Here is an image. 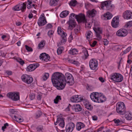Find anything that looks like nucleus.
Listing matches in <instances>:
<instances>
[{
	"instance_id": "nucleus-1",
	"label": "nucleus",
	"mask_w": 132,
	"mask_h": 132,
	"mask_svg": "<svg viewBox=\"0 0 132 132\" xmlns=\"http://www.w3.org/2000/svg\"><path fill=\"white\" fill-rule=\"evenodd\" d=\"M64 75L61 73L56 72L53 73L51 77V80L54 86L58 90L63 89L64 85L63 83Z\"/></svg>"
},
{
	"instance_id": "nucleus-2",
	"label": "nucleus",
	"mask_w": 132,
	"mask_h": 132,
	"mask_svg": "<svg viewBox=\"0 0 132 132\" xmlns=\"http://www.w3.org/2000/svg\"><path fill=\"white\" fill-rule=\"evenodd\" d=\"M64 79L63 80V83L64 87L66 83L69 86L72 85L74 83V78L72 75L69 73H66L64 76Z\"/></svg>"
},
{
	"instance_id": "nucleus-3",
	"label": "nucleus",
	"mask_w": 132,
	"mask_h": 132,
	"mask_svg": "<svg viewBox=\"0 0 132 132\" xmlns=\"http://www.w3.org/2000/svg\"><path fill=\"white\" fill-rule=\"evenodd\" d=\"M76 18L77 21L79 23L83 22L85 23L86 27L89 29L92 26L91 24L87 22L85 18V15L82 14H80L76 16Z\"/></svg>"
},
{
	"instance_id": "nucleus-4",
	"label": "nucleus",
	"mask_w": 132,
	"mask_h": 132,
	"mask_svg": "<svg viewBox=\"0 0 132 132\" xmlns=\"http://www.w3.org/2000/svg\"><path fill=\"white\" fill-rule=\"evenodd\" d=\"M116 110L117 112L120 115H123L126 112V108L123 103L120 102L117 104Z\"/></svg>"
},
{
	"instance_id": "nucleus-5",
	"label": "nucleus",
	"mask_w": 132,
	"mask_h": 132,
	"mask_svg": "<svg viewBox=\"0 0 132 132\" xmlns=\"http://www.w3.org/2000/svg\"><path fill=\"white\" fill-rule=\"evenodd\" d=\"M109 78L111 80L117 82H121L123 79V77L121 74L117 73H112Z\"/></svg>"
},
{
	"instance_id": "nucleus-6",
	"label": "nucleus",
	"mask_w": 132,
	"mask_h": 132,
	"mask_svg": "<svg viewBox=\"0 0 132 132\" xmlns=\"http://www.w3.org/2000/svg\"><path fill=\"white\" fill-rule=\"evenodd\" d=\"M57 32L58 34L61 35L62 40L57 45V46H59V45H61L63 43L64 44L67 41L66 36L67 34L62 30L60 27H59L57 28Z\"/></svg>"
},
{
	"instance_id": "nucleus-7",
	"label": "nucleus",
	"mask_w": 132,
	"mask_h": 132,
	"mask_svg": "<svg viewBox=\"0 0 132 132\" xmlns=\"http://www.w3.org/2000/svg\"><path fill=\"white\" fill-rule=\"evenodd\" d=\"M7 96L10 99L14 101H17L20 99L19 94L18 92H10L8 93Z\"/></svg>"
},
{
	"instance_id": "nucleus-8",
	"label": "nucleus",
	"mask_w": 132,
	"mask_h": 132,
	"mask_svg": "<svg viewBox=\"0 0 132 132\" xmlns=\"http://www.w3.org/2000/svg\"><path fill=\"white\" fill-rule=\"evenodd\" d=\"M89 64L90 68L91 70L96 71L98 69V62L96 59H91L89 61Z\"/></svg>"
},
{
	"instance_id": "nucleus-9",
	"label": "nucleus",
	"mask_w": 132,
	"mask_h": 132,
	"mask_svg": "<svg viewBox=\"0 0 132 132\" xmlns=\"http://www.w3.org/2000/svg\"><path fill=\"white\" fill-rule=\"evenodd\" d=\"M21 79L23 81L28 84H31L33 80V78L31 77L26 74L22 76Z\"/></svg>"
},
{
	"instance_id": "nucleus-10",
	"label": "nucleus",
	"mask_w": 132,
	"mask_h": 132,
	"mask_svg": "<svg viewBox=\"0 0 132 132\" xmlns=\"http://www.w3.org/2000/svg\"><path fill=\"white\" fill-rule=\"evenodd\" d=\"M26 3H23L22 4L17 5L14 6L13 10L16 11L21 10L22 12H24L26 8Z\"/></svg>"
},
{
	"instance_id": "nucleus-11",
	"label": "nucleus",
	"mask_w": 132,
	"mask_h": 132,
	"mask_svg": "<svg viewBox=\"0 0 132 132\" xmlns=\"http://www.w3.org/2000/svg\"><path fill=\"white\" fill-rule=\"evenodd\" d=\"M37 23L39 26H43L47 23V21L44 13L40 15L38 20Z\"/></svg>"
},
{
	"instance_id": "nucleus-12",
	"label": "nucleus",
	"mask_w": 132,
	"mask_h": 132,
	"mask_svg": "<svg viewBox=\"0 0 132 132\" xmlns=\"http://www.w3.org/2000/svg\"><path fill=\"white\" fill-rule=\"evenodd\" d=\"M128 34V31L126 29L121 28L118 30L116 33V35L119 37H124Z\"/></svg>"
},
{
	"instance_id": "nucleus-13",
	"label": "nucleus",
	"mask_w": 132,
	"mask_h": 132,
	"mask_svg": "<svg viewBox=\"0 0 132 132\" xmlns=\"http://www.w3.org/2000/svg\"><path fill=\"white\" fill-rule=\"evenodd\" d=\"M119 17L117 16L114 17L111 22V25L114 28H116L119 26Z\"/></svg>"
},
{
	"instance_id": "nucleus-14",
	"label": "nucleus",
	"mask_w": 132,
	"mask_h": 132,
	"mask_svg": "<svg viewBox=\"0 0 132 132\" xmlns=\"http://www.w3.org/2000/svg\"><path fill=\"white\" fill-rule=\"evenodd\" d=\"M75 127V124L73 122L68 123L66 126L65 129L66 132H71Z\"/></svg>"
},
{
	"instance_id": "nucleus-15",
	"label": "nucleus",
	"mask_w": 132,
	"mask_h": 132,
	"mask_svg": "<svg viewBox=\"0 0 132 132\" xmlns=\"http://www.w3.org/2000/svg\"><path fill=\"white\" fill-rule=\"evenodd\" d=\"M105 6L107 10L111 11L112 10L113 6L110 2H108L105 1L103 2L102 3V7Z\"/></svg>"
},
{
	"instance_id": "nucleus-16",
	"label": "nucleus",
	"mask_w": 132,
	"mask_h": 132,
	"mask_svg": "<svg viewBox=\"0 0 132 132\" xmlns=\"http://www.w3.org/2000/svg\"><path fill=\"white\" fill-rule=\"evenodd\" d=\"M122 16L125 19L132 18V12L129 10H127L123 13Z\"/></svg>"
},
{
	"instance_id": "nucleus-17",
	"label": "nucleus",
	"mask_w": 132,
	"mask_h": 132,
	"mask_svg": "<svg viewBox=\"0 0 132 132\" xmlns=\"http://www.w3.org/2000/svg\"><path fill=\"white\" fill-rule=\"evenodd\" d=\"M39 58L40 60H42L45 62H47L50 60V56L46 54V53H43L40 54Z\"/></svg>"
},
{
	"instance_id": "nucleus-18",
	"label": "nucleus",
	"mask_w": 132,
	"mask_h": 132,
	"mask_svg": "<svg viewBox=\"0 0 132 132\" xmlns=\"http://www.w3.org/2000/svg\"><path fill=\"white\" fill-rule=\"evenodd\" d=\"M68 23L69 25V28L71 30L76 25L74 19H69Z\"/></svg>"
},
{
	"instance_id": "nucleus-19",
	"label": "nucleus",
	"mask_w": 132,
	"mask_h": 132,
	"mask_svg": "<svg viewBox=\"0 0 132 132\" xmlns=\"http://www.w3.org/2000/svg\"><path fill=\"white\" fill-rule=\"evenodd\" d=\"M39 64L38 63L31 64L27 67L26 70L28 71H31L34 70L37 68L38 67Z\"/></svg>"
},
{
	"instance_id": "nucleus-20",
	"label": "nucleus",
	"mask_w": 132,
	"mask_h": 132,
	"mask_svg": "<svg viewBox=\"0 0 132 132\" xmlns=\"http://www.w3.org/2000/svg\"><path fill=\"white\" fill-rule=\"evenodd\" d=\"M97 13V11L94 9H93L87 12V16L89 18H92L95 16Z\"/></svg>"
},
{
	"instance_id": "nucleus-21",
	"label": "nucleus",
	"mask_w": 132,
	"mask_h": 132,
	"mask_svg": "<svg viewBox=\"0 0 132 132\" xmlns=\"http://www.w3.org/2000/svg\"><path fill=\"white\" fill-rule=\"evenodd\" d=\"M99 93L98 92H93L91 93L90 95L91 99L94 102H96V100H98Z\"/></svg>"
},
{
	"instance_id": "nucleus-22",
	"label": "nucleus",
	"mask_w": 132,
	"mask_h": 132,
	"mask_svg": "<svg viewBox=\"0 0 132 132\" xmlns=\"http://www.w3.org/2000/svg\"><path fill=\"white\" fill-rule=\"evenodd\" d=\"M82 98L79 97L78 95H76L73 96L71 98V102H80L82 100Z\"/></svg>"
},
{
	"instance_id": "nucleus-23",
	"label": "nucleus",
	"mask_w": 132,
	"mask_h": 132,
	"mask_svg": "<svg viewBox=\"0 0 132 132\" xmlns=\"http://www.w3.org/2000/svg\"><path fill=\"white\" fill-rule=\"evenodd\" d=\"M93 29L96 34L97 37L101 38L100 35V34H102V32L101 29L98 27L94 28Z\"/></svg>"
},
{
	"instance_id": "nucleus-24",
	"label": "nucleus",
	"mask_w": 132,
	"mask_h": 132,
	"mask_svg": "<svg viewBox=\"0 0 132 132\" xmlns=\"http://www.w3.org/2000/svg\"><path fill=\"white\" fill-rule=\"evenodd\" d=\"M72 109L75 112H79L81 110V108L80 105L76 104L72 106Z\"/></svg>"
},
{
	"instance_id": "nucleus-25",
	"label": "nucleus",
	"mask_w": 132,
	"mask_h": 132,
	"mask_svg": "<svg viewBox=\"0 0 132 132\" xmlns=\"http://www.w3.org/2000/svg\"><path fill=\"white\" fill-rule=\"evenodd\" d=\"M96 102L100 103L106 101V98L104 96V95L101 94H99L98 98V100H96Z\"/></svg>"
},
{
	"instance_id": "nucleus-26",
	"label": "nucleus",
	"mask_w": 132,
	"mask_h": 132,
	"mask_svg": "<svg viewBox=\"0 0 132 132\" xmlns=\"http://www.w3.org/2000/svg\"><path fill=\"white\" fill-rule=\"evenodd\" d=\"M12 117L13 119L18 122H21L23 121L22 117L17 114L13 115Z\"/></svg>"
},
{
	"instance_id": "nucleus-27",
	"label": "nucleus",
	"mask_w": 132,
	"mask_h": 132,
	"mask_svg": "<svg viewBox=\"0 0 132 132\" xmlns=\"http://www.w3.org/2000/svg\"><path fill=\"white\" fill-rule=\"evenodd\" d=\"M57 121H59L60 123L59 125L62 128H63L65 125L64 122L63 118H57Z\"/></svg>"
},
{
	"instance_id": "nucleus-28",
	"label": "nucleus",
	"mask_w": 132,
	"mask_h": 132,
	"mask_svg": "<svg viewBox=\"0 0 132 132\" xmlns=\"http://www.w3.org/2000/svg\"><path fill=\"white\" fill-rule=\"evenodd\" d=\"M85 126L84 124L81 122L78 123L76 125V128L78 130H80L82 128H83Z\"/></svg>"
},
{
	"instance_id": "nucleus-29",
	"label": "nucleus",
	"mask_w": 132,
	"mask_h": 132,
	"mask_svg": "<svg viewBox=\"0 0 132 132\" xmlns=\"http://www.w3.org/2000/svg\"><path fill=\"white\" fill-rule=\"evenodd\" d=\"M125 117L127 120H131L132 119V113L128 112H126Z\"/></svg>"
},
{
	"instance_id": "nucleus-30",
	"label": "nucleus",
	"mask_w": 132,
	"mask_h": 132,
	"mask_svg": "<svg viewBox=\"0 0 132 132\" xmlns=\"http://www.w3.org/2000/svg\"><path fill=\"white\" fill-rule=\"evenodd\" d=\"M69 11H62L60 14V16L62 18L66 17L69 14Z\"/></svg>"
},
{
	"instance_id": "nucleus-31",
	"label": "nucleus",
	"mask_w": 132,
	"mask_h": 132,
	"mask_svg": "<svg viewBox=\"0 0 132 132\" xmlns=\"http://www.w3.org/2000/svg\"><path fill=\"white\" fill-rule=\"evenodd\" d=\"M104 16L107 18V20L111 19L112 17V15L110 12H107L104 14Z\"/></svg>"
},
{
	"instance_id": "nucleus-32",
	"label": "nucleus",
	"mask_w": 132,
	"mask_h": 132,
	"mask_svg": "<svg viewBox=\"0 0 132 132\" xmlns=\"http://www.w3.org/2000/svg\"><path fill=\"white\" fill-rule=\"evenodd\" d=\"M92 32L90 31H88L86 32V37L87 40H89V39L92 37Z\"/></svg>"
},
{
	"instance_id": "nucleus-33",
	"label": "nucleus",
	"mask_w": 132,
	"mask_h": 132,
	"mask_svg": "<svg viewBox=\"0 0 132 132\" xmlns=\"http://www.w3.org/2000/svg\"><path fill=\"white\" fill-rule=\"evenodd\" d=\"M85 108L89 110H92L93 108L91 105L88 103V102L84 104Z\"/></svg>"
},
{
	"instance_id": "nucleus-34",
	"label": "nucleus",
	"mask_w": 132,
	"mask_h": 132,
	"mask_svg": "<svg viewBox=\"0 0 132 132\" xmlns=\"http://www.w3.org/2000/svg\"><path fill=\"white\" fill-rule=\"evenodd\" d=\"M42 115V112L40 111H37L35 114L34 117L36 119L39 118Z\"/></svg>"
},
{
	"instance_id": "nucleus-35",
	"label": "nucleus",
	"mask_w": 132,
	"mask_h": 132,
	"mask_svg": "<svg viewBox=\"0 0 132 132\" xmlns=\"http://www.w3.org/2000/svg\"><path fill=\"white\" fill-rule=\"evenodd\" d=\"M45 42L44 40H42L40 43H39L38 45V48L39 49H42L44 47L45 45Z\"/></svg>"
},
{
	"instance_id": "nucleus-36",
	"label": "nucleus",
	"mask_w": 132,
	"mask_h": 132,
	"mask_svg": "<svg viewBox=\"0 0 132 132\" xmlns=\"http://www.w3.org/2000/svg\"><path fill=\"white\" fill-rule=\"evenodd\" d=\"M33 2H34V0H28L27 1V8L29 9L32 8V6H31V4H32Z\"/></svg>"
},
{
	"instance_id": "nucleus-37",
	"label": "nucleus",
	"mask_w": 132,
	"mask_h": 132,
	"mask_svg": "<svg viewBox=\"0 0 132 132\" xmlns=\"http://www.w3.org/2000/svg\"><path fill=\"white\" fill-rule=\"evenodd\" d=\"M49 76V74L48 73H45L42 78V80L43 81L46 80Z\"/></svg>"
},
{
	"instance_id": "nucleus-38",
	"label": "nucleus",
	"mask_w": 132,
	"mask_h": 132,
	"mask_svg": "<svg viewBox=\"0 0 132 132\" xmlns=\"http://www.w3.org/2000/svg\"><path fill=\"white\" fill-rule=\"evenodd\" d=\"M57 2L54 0H51L50 4L51 6H55L57 5Z\"/></svg>"
},
{
	"instance_id": "nucleus-39",
	"label": "nucleus",
	"mask_w": 132,
	"mask_h": 132,
	"mask_svg": "<svg viewBox=\"0 0 132 132\" xmlns=\"http://www.w3.org/2000/svg\"><path fill=\"white\" fill-rule=\"evenodd\" d=\"M61 96H60L57 95L54 100V102L55 104H57L59 101L61 100Z\"/></svg>"
},
{
	"instance_id": "nucleus-40",
	"label": "nucleus",
	"mask_w": 132,
	"mask_h": 132,
	"mask_svg": "<svg viewBox=\"0 0 132 132\" xmlns=\"http://www.w3.org/2000/svg\"><path fill=\"white\" fill-rule=\"evenodd\" d=\"M77 4V1L75 0H72L69 3L70 5L72 6H75Z\"/></svg>"
},
{
	"instance_id": "nucleus-41",
	"label": "nucleus",
	"mask_w": 132,
	"mask_h": 132,
	"mask_svg": "<svg viewBox=\"0 0 132 132\" xmlns=\"http://www.w3.org/2000/svg\"><path fill=\"white\" fill-rule=\"evenodd\" d=\"M43 93L40 92H38L37 95V98L38 100H40L42 98Z\"/></svg>"
},
{
	"instance_id": "nucleus-42",
	"label": "nucleus",
	"mask_w": 132,
	"mask_h": 132,
	"mask_svg": "<svg viewBox=\"0 0 132 132\" xmlns=\"http://www.w3.org/2000/svg\"><path fill=\"white\" fill-rule=\"evenodd\" d=\"M113 121L115 123L118 124L119 125L123 123L122 121L120 120L119 119H115L113 120Z\"/></svg>"
},
{
	"instance_id": "nucleus-43",
	"label": "nucleus",
	"mask_w": 132,
	"mask_h": 132,
	"mask_svg": "<svg viewBox=\"0 0 132 132\" xmlns=\"http://www.w3.org/2000/svg\"><path fill=\"white\" fill-rule=\"evenodd\" d=\"M78 52L77 50H69V52L71 54L74 55L77 54Z\"/></svg>"
},
{
	"instance_id": "nucleus-44",
	"label": "nucleus",
	"mask_w": 132,
	"mask_h": 132,
	"mask_svg": "<svg viewBox=\"0 0 132 132\" xmlns=\"http://www.w3.org/2000/svg\"><path fill=\"white\" fill-rule=\"evenodd\" d=\"M132 26V21H130L127 22L125 25V27L127 28L130 27Z\"/></svg>"
},
{
	"instance_id": "nucleus-45",
	"label": "nucleus",
	"mask_w": 132,
	"mask_h": 132,
	"mask_svg": "<svg viewBox=\"0 0 132 132\" xmlns=\"http://www.w3.org/2000/svg\"><path fill=\"white\" fill-rule=\"evenodd\" d=\"M35 95L33 93H30L29 95V97L30 99L31 100H32L35 98Z\"/></svg>"
},
{
	"instance_id": "nucleus-46",
	"label": "nucleus",
	"mask_w": 132,
	"mask_h": 132,
	"mask_svg": "<svg viewBox=\"0 0 132 132\" xmlns=\"http://www.w3.org/2000/svg\"><path fill=\"white\" fill-rule=\"evenodd\" d=\"M83 53H84L85 59H86L89 55L87 50H84L83 51Z\"/></svg>"
},
{
	"instance_id": "nucleus-47",
	"label": "nucleus",
	"mask_w": 132,
	"mask_h": 132,
	"mask_svg": "<svg viewBox=\"0 0 132 132\" xmlns=\"http://www.w3.org/2000/svg\"><path fill=\"white\" fill-rule=\"evenodd\" d=\"M17 60L21 65H23L24 63L23 61L21 59L18 58L17 59Z\"/></svg>"
},
{
	"instance_id": "nucleus-48",
	"label": "nucleus",
	"mask_w": 132,
	"mask_h": 132,
	"mask_svg": "<svg viewBox=\"0 0 132 132\" xmlns=\"http://www.w3.org/2000/svg\"><path fill=\"white\" fill-rule=\"evenodd\" d=\"M54 31L52 30H50L48 32V35L51 37L54 33Z\"/></svg>"
},
{
	"instance_id": "nucleus-49",
	"label": "nucleus",
	"mask_w": 132,
	"mask_h": 132,
	"mask_svg": "<svg viewBox=\"0 0 132 132\" xmlns=\"http://www.w3.org/2000/svg\"><path fill=\"white\" fill-rule=\"evenodd\" d=\"M9 125L7 123L4 124V126L2 127V130L4 131L5 130V129Z\"/></svg>"
},
{
	"instance_id": "nucleus-50",
	"label": "nucleus",
	"mask_w": 132,
	"mask_h": 132,
	"mask_svg": "<svg viewBox=\"0 0 132 132\" xmlns=\"http://www.w3.org/2000/svg\"><path fill=\"white\" fill-rule=\"evenodd\" d=\"M96 43L97 42L96 41H94L93 42H90V44L91 47H94L96 44Z\"/></svg>"
},
{
	"instance_id": "nucleus-51",
	"label": "nucleus",
	"mask_w": 132,
	"mask_h": 132,
	"mask_svg": "<svg viewBox=\"0 0 132 132\" xmlns=\"http://www.w3.org/2000/svg\"><path fill=\"white\" fill-rule=\"evenodd\" d=\"M36 129L37 131L40 132L43 129V127L41 126H39L36 128Z\"/></svg>"
},
{
	"instance_id": "nucleus-52",
	"label": "nucleus",
	"mask_w": 132,
	"mask_h": 132,
	"mask_svg": "<svg viewBox=\"0 0 132 132\" xmlns=\"http://www.w3.org/2000/svg\"><path fill=\"white\" fill-rule=\"evenodd\" d=\"M76 15H75V14H74V13H71L70 14V16H69V19H73L72 18L73 17H74L75 16V18L76 19Z\"/></svg>"
},
{
	"instance_id": "nucleus-53",
	"label": "nucleus",
	"mask_w": 132,
	"mask_h": 132,
	"mask_svg": "<svg viewBox=\"0 0 132 132\" xmlns=\"http://www.w3.org/2000/svg\"><path fill=\"white\" fill-rule=\"evenodd\" d=\"M52 27V25L50 24H49L47 25V26H46V29H48L49 28H51Z\"/></svg>"
},
{
	"instance_id": "nucleus-54",
	"label": "nucleus",
	"mask_w": 132,
	"mask_h": 132,
	"mask_svg": "<svg viewBox=\"0 0 132 132\" xmlns=\"http://www.w3.org/2000/svg\"><path fill=\"white\" fill-rule=\"evenodd\" d=\"M92 119L93 120L96 121L97 120V117L96 116H92Z\"/></svg>"
},
{
	"instance_id": "nucleus-55",
	"label": "nucleus",
	"mask_w": 132,
	"mask_h": 132,
	"mask_svg": "<svg viewBox=\"0 0 132 132\" xmlns=\"http://www.w3.org/2000/svg\"><path fill=\"white\" fill-rule=\"evenodd\" d=\"M129 52V50H125V51L122 52V53H121V55H123L124 54H126L127 52Z\"/></svg>"
},
{
	"instance_id": "nucleus-56",
	"label": "nucleus",
	"mask_w": 132,
	"mask_h": 132,
	"mask_svg": "<svg viewBox=\"0 0 132 132\" xmlns=\"http://www.w3.org/2000/svg\"><path fill=\"white\" fill-rule=\"evenodd\" d=\"M5 73L9 75H12V72L11 71H6L5 72Z\"/></svg>"
},
{
	"instance_id": "nucleus-57",
	"label": "nucleus",
	"mask_w": 132,
	"mask_h": 132,
	"mask_svg": "<svg viewBox=\"0 0 132 132\" xmlns=\"http://www.w3.org/2000/svg\"><path fill=\"white\" fill-rule=\"evenodd\" d=\"M83 114L84 115L85 114H87V115H89V112L87 111H84V112H83Z\"/></svg>"
},
{
	"instance_id": "nucleus-58",
	"label": "nucleus",
	"mask_w": 132,
	"mask_h": 132,
	"mask_svg": "<svg viewBox=\"0 0 132 132\" xmlns=\"http://www.w3.org/2000/svg\"><path fill=\"white\" fill-rule=\"evenodd\" d=\"M98 79L99 80L102 82H103L104 81L103 78L102 77H100Z\"/></svg>"
},
{
	"instance_id": "nucleus-59",
	"label": "nucleus",
	"mask_w": 132,
	"mask_h": 132,
	"mask_svg": "<svg viewBox=\"0 0 132 132\" xmlns=\"http://www.w3.org/2000/svg\"><path fill=\"white\" fill-rule=\"evenodd\" d=\"M73 63L77 65H79V63L78 62L76 61L75 60L74 61V62H73Z\"/></svg>"
},
{
	"instance_id": "nucleus-60",
	"label": "nucleus",
	"mask_w": 132,
	"mask_h": 132,
	"mask_svg": "<svg viewBox=\"0 0 132 132\" xmlns=\"http://www.w3.org/2000/svg\"><path fill=\"white\" fill-rule=\"evenodd\" d=\"M26 50H32V49L31 47L28 46L27 45L25 46Z\"/></svg>"
},
{
	"instance_id": "nucleus-61",
	"label": "nucleus",
	"mask_w": 132,
	"mask_h": 132,
	"mask_svg": "<svg viewBox=\"0 0 132 132\" xmlns=\"http://www.w3.org/2000/svg\"><path fill=\"white\" fill-rule=\"evenodd\" d=\"M108 42L106 39L104 40V45H107L108 44Z\"/></svg>"
},
{
	"instance_id": "nucleus-62",
	"label": "nucleus",
	"mask_w": 132,
	"mask_h": 132,
	"mask_svg": "<svg viewBox=\"0 0 132 132\" xmlns=\"http://www.w3.org/2000/svg\"><path fill=\"white\" fill-rule=\"evenodd\" d=\"M63 50H57V52L58 55L60 54H61Z\"/></svg>"
},
{
	"instance_id": "nucleus-63",
	"label": "nucleus",
	"mask_w": 132,
	"mask_h": 132,
	"mask_svg": "<svg viewBox=\"0 0 132 132\" xmlns=\"http://www.w3.org/2000/svg\"><path fill=\"white\" fill-rule=\"evenodd\" d=\"M101 50H95V51H94L95 52L97 53L98 54L102 52Z\"/></svg>"
},
{
	"instance_id": "nucleus-64",
	"label": "nucleus",
	"mask_w": 132,
	"mask_h": 132,
	"mask_svg": "<svg viewBox=\"0 0 132 132\" xmlns=\"http://www.w3.org/2000/svg\"><path fill=\"white\" fill-rule=\"evenodd\" d=\"M33 17V15L32 13H30L28 16V17L29 19H31Z\"/></svg>"
}]
</instances>
